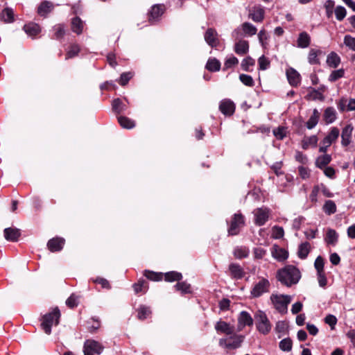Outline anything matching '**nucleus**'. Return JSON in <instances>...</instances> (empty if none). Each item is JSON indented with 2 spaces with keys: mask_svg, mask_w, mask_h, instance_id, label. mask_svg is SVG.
I'll use <instances>...</instances> for the list:
<instances>
[{
  "mask_svg": "<svg viewBox=\"0 0 355 355\" xmlns=\"http://www.w3.org/2000/svg\"><path fill=\"white\" fill-rule=\"evenodd\" d=\"M300 277L299 270L293 266H286L277 272L278 280L286 286H291L293 284H297Z\"/></svg>",
  "mask_w": 355,
  "mask_h": 355,
  "instance_id": "f257e3e1",
  "label": "nucleus"
},
{
  "mask_svg": "<svg viewBox=\"0 0 355 355\" xmlns=\"http://www.w3.org/2000/svg\"><path fill=\"white\" fill-rule=\"evenodd\" d=\"M60 312L58 307L53 308L52 311L42 316L41 327L46 334L51 332V327L56 326L59 323Z\"/></svg>",
  "mask_w": 355,
  "mask_h": 355,
  "instance_id": "f03ea898",
  "label": "nucleus"
},
{
  "mask_svg": "<svg viewBox=\"0 0 355 355\" xmlns=\"http://www.w3.org/2000/svg\"><path fill=\"white\" fill-rule=\"evenodd\" d=\"M254 318L257 330L263 334H268L271 329V324L266 314L262 311H258Z\"/></svg>",
  "mask_w": 355,
  "mask_h": 355,
  "instance_id": "7ed1b4c3",
  "label": "nucleus"
},
{
  "mask_svg": "<svg viewBox=\"0 0 355 355\" xmlns=\"http://www.w3.org/2000/svg\"><path fill=\"white\" fill-rule=\"evenodd\" d=\"M270 300L275 308L280 313H286L288 304L291 302V297L289 295L272 294Z\"/></svg>",
  "mask_w": 355,
  "mask_h": 355,
  "instance_id": "20e7f679",
  "label": "nucleus"
},
{
  "mask_svg": "<svg viewBox=\"0 0 355 355\" xmlns=\"http://www.w3.org/2000/svg\"><path fill=\"white\" fill-rule=\"evenodd\" d=\"M245 225L244 216L240 214H235L230 220V226L227 230L229 236L237 235L241 228Z\"/></svg>",
  "mask_w": 355,
  "mask_h": 355,
  "instance_id": "39448f33",
  "label": "nucleus"
},
{
  "mask_svg": "<svg viewBox=\"0 0 355 355\" xmlns=\"http://www.w3.org/2000/svg\"><path fill=\"white\" fill-rule=\"evenodd\" d=\"M270 284L267 279L261 278L259 281L255 283L250 291V295L252 297L257 298L263 294L269 293Z\"/></svg>",
  "mask_w": 355,
  "mask_h": 355,
  "instance_id": "423d86ee",
  "label": "nucleus"
},
{
  "mask_svg": "<svg viewBox=\"0 0 355 355\" xmlns=\"http://www.w3.org/2000/svg\"><path fill=\"white\" fill-rule=\"evenodd\" d=\"M340 135L339 129L336 127L331 128L329 134L324 138L320 146V153H326L327 148L335 142Z\"/></svg>",
  "mask_w": 355,
  "mask_h": 355,
  "instance_id": "0eeeda50",
  "label": "nucleus"
},
{
  "mask_svg": "<svg viewBox=\"0 0 355 355\" xmlns=\"http://www.w3.org/2000/svg\"><path fill=\"white\" fill-rule=\"evenodd\" d=\"M244 340V336L234 334L228 338H221L219 340V345L221 347L228 349L239 348Z\"/></svg>",
  "mask_w": 355,
  "mask_h": 355,
  "instance_id": "6e6552de",
  "label": "nucleus"
},
{
  "mask_svg": "<svg viewBox=\"0 0 355 355\" xmlns=\"http://www.w3.org/2000/svg\"><path fill=\"white\" fill-rule=\"evenodd\" d=\"M103 346L94 340H87L84 343V355H99L103 350Z\"/></svg>",
  "mask_w": 355,
  "mask_h": 355,
  "instance_id": "1a4fd4ad",
  "label": "nucleus"
},
{
  "mask_svg": "<svg viewBox=\"0 0 355 355\" xmlns=\"http://www.w3.org/2000/svg\"><path fill=\"white\" fill-rule=\"evenodd\" d=\"M166 10L164 4H155L148 12V21L150 23L157 21Z\"/></svg>",
  "mask_w": 355,
  "mask_h": 355,
  "instance_id": "9d476101",
  "label": "nucleus"
},
{
  "mask_svg": "<svg viewBox=\"0 0 355 355\" xmlns=\"http://www.w3.org/2000/svg\"><path fill=\"white\" fill-rule=\"evenodd\" d=\"M255 216V223L257 225H263L268 220L269 209L268 208H258L254 211Z\"/></svg>",
  "mask_w": 355,
  "mask_h": 355,
  "instance_id": "9b49d317",
  "label": "nucleus"
},
{
  "mask_svg": "<svg viewBox=\"0 0 355 355\" xmlns=\"http://www.w3.org/2000/svg\"><path fill=\"white\" fill-rule=\"evenodd\" d=\"M205 40L206 42L211 47H216L219 44L218 35L214 28H208L205 33Z\"/></svg>",
  "mask_w": 355,
  "mask_h": 355,
  "instance_id": "f8f14e48",
  "label": "nucleus"
},
{
  "mask_svg": "<svg viewBox=\"0 0 355 355\" xmlns=\"http://www.w3.org/2000/svg\"><path fill=\"white\" fill-rule=\"evenodd\" d=\"M219 110L223 114L230 116L234 112L235 105L230 99H223L220 103Z\"/></svg>",
  "mask_w": 355,
  "mask_h": 355,
  "instance_id": "ddd939ff",
  "label": "nucleus"
},
{
  "mask_svg": "<svg viewBox=\"0 0 355 355\" xmlns=\"http://www.w3.org/2000/svg\"><path fill=\"white\" fill-rule=\"evenodd\" d=\"M288 83L293 87H297L301 81L300 74L293 68L289 67L286 71Z\"/></svg>",
  "mask_w": 355,
  "mask_h": 355,
  "instance_id": "4468645a",
  "label": "nucleus"
},
{
  "mask_svg": "<svg viewBox=\"0 0 355 355\" xmlns=\"http://www.w3.org/2000/svg\"><path fill=\"white\" fill-rule=\"evenodd\" d=\"M264 9L261 6H254L249 12V17L255 22H261L264 19Z\"/></svg>",
  "mask_w": 355,
  "mask_h": 355,
  "instance_id": "2eb2a0df",
  "label": "nucleus"
},
{
  "mask_svg": "<svg viewBox=\"0 0 355 355\" xmlns=\"http://www.w3.org/2000/svg\"><path fill=\"white\" fill-rule=\"evenodd\" d=\"M64 239L60 237H55L50 239L47 243L48 249L51 252L60 251L64 245Z\"/></svg>",
  "mask_w": 355,
  "mask_h": 355,
  "instance_id": "dca6fc26",
  "label": "nucleus"
},
{
  "mask_svg": "<svg viewBox=\"0 0 355 355\" xmlns=\"http://www.w3.org/2000/svg\"><path fill=\"white\" fill-rule=\"evenodd\" d=\"M272 257L279 261L286 260L288 257V253L284 249L274 245L271 249Z\"/></svg>",
  "mask_w": 355,
  "mask_h": 355,
  "instance_id": "f3484780",
  "label": "nucleus"
},
{
  "mask_svg": "<svg viewBox=\"0 0 355 355\" xmlns=\"http://www.w3.org/2000/svg\"><path fill=\"white\" fill-rule=\"evenodd\" d=\"M5 239L11 242H16L21 235L20 230L15 227H8L3 231Z\"/></svg>",
  "mask_w": 355,
  "mask_h": 355,
  "instance_id": "a211bd4d",
  "label": "nucleus"
},
{
  "mask_svg": "<svg viewBox=\"0 0 355 355\" xmlns=\"http://www.w3.org/2000/svg\"><path fill=\"white\" fill-rule=\"evenodd\" d=\"M353 129V126L350 124L346 125L343 129L341 133V144L343 146H347L350 144Z\"/></svg>",
  "mask_w": 355,
  "mask_h": 355,
  "instance_id": "6ab92c4d",
  "label": "nucleus"
},
{
  "mask_svg": "<svg viewBox=\"0 0 355 355\" xmlns=\"http://www.w3.org/2000/svg\"><path fill=\"white\" fill-rule=\"evenodd\" d=\"M229 270L232 278L240 279L245 275L243 268L237 263H231L229 266Z\"/></svg>",
  "mask_w": 355,
  "mask_h": 355,
  "instance_id": "aec40b11",
  "label": "nucleus"
},
{
  "mask_svg": "<svg viewBox=\"0 0 355 355\" xmlns=\"http://www.w3.org/2000/svg\"><path fill=\"white\" fill-rule=\"evenodd\" d=\"M249 51V43L246 40H239L234 45V51L239 55H245Z\"/></svg>",
  "mask_w": 355,
  "mask_h": 355,
  "instance_id": "412c9836",
  "label": "nucleus"
},
{
  "mask_svg": "<svg viewBox=\"0 0 355 355\" xmlns=\"http://www.w3.org/2000/svg\"><path fill=\"white\" fill-rule=\"evenodd\" d=\"M215 329L217 331H221L227 335H232L234 329L230 324L224 321H219L216 323Z\"/></svg>",
  "mask_w": 355,
  "mask_h": 355,
  "instance_id": "4be33fe9",
  "label": "nucleus"
},
{
  "mask_svg": "<svg viewBox=\"0 0 355 355\" xmlns=\"http://www.w3.org/2000/svg\"><path fill=\"white\" fill-rule=\"evenodd\" d=\"M318 141V137L315 135L305 137L302 140V148L304 150H306L310 147L315 148L317 146Z\"/></svg>",
  "mask_w": 355,
  "mask_h": 355,
  "instance_id": "5701e85b",
  "label": "nucleus"
},
{
  "mask_svg": "<svg viewBox=\"0 0 355 355\" xmlns=\"http://www.w3.org/2000/svg\"><path fill=\"white\" fill-rule=\"evenodd\" d=\"M324 154L319 156L315 160V166L319 168H323L327 166L331 161V156L329 154Z\"/></svg>",
  "mask_w": 355,
  "mask_h": 355,
  "instance_id": "b1692460",
  "label": "nucleus"
},
{
  "mask_svg": "<svg viewBox=\"0 0 355 355\" xmlns=\"http://www.w3.org/2000/svg\"><path fill=\"white\" fill-rule=\"evenodd\" d=\"M24 30L29 36L31 37L37 35L41 31L40 26L35 23H29L24 25Z\"/></svg>",
  "mask_w": 355,
  "mask_h": 355,
  "instance_id": "393cba45",
  "label": "nucleus"
},
{
  "mask_svg": "<svg viewBox=\"0 0 355 355\" xmlns=\"http://www.w3.org/2000/svg\"><path fill=\"white\" fill-rule=\"evenodd\" d=\"M53 8L51 2L45 1L42 2L37 8V12L40 16L45 17Z\"/></svg>",
  "mask_w": 355,
  "mask_h": 355,
  "instance_id": "a878e982",
  "label": "nucleus"
},
{
  "mask_svg": "<svg viewBox=\"0 0 355 355\" xmlns=\"http://www.w3.org/2000/svg\"><path fill=\"white\" fill-rule=\"evenodd\" d=\"M324 120L327 123H333L336 119V112L332 107H327L323 114Z\"/></svg>",
  "mask_w": 355,
  "mask_h": 355,
  "instance_id": "bb28decb",
  "label": "nucleus"
},
{
  "mask_svg": "<svg viewBox=\"0 0 355 355\" xmlns=\"http://www.w3.org/2000/svg\"><path fill=\"white\" fill-rule=\"evenodd\" d=\"M239 322L242 326H252L253 319L247 311H241L239 317Z\"/></svg>",
  "mask_w": 355,
  "mask_h": 355,
  "instance_id": "cd10ccee",
  "label": "nucleus"
},
{
  "mask_svg": "<svg viewBox=\"0 0 355 355\" xmlns=\"http://www.w3.org/2000/svg\"><path fill=\"white\" fill-rule=\"evenodd\" d=\"M297 46L300 48H306L311 42V37L306 32H302L299 35L297 39Z\"/></svg>",
  "mask_w": 355,
  "mask_h": 355,
  "instance_id": "c85d7f7f",
  "label": "nucleus"
},
{
  "mask_svg": "<svg viewBox=\"0 0 355 355\" xmlns=\"http://www.w3.org/2000/svg\"><path fill=\"white\" fill-rule=\"evenodd\" d=\"M338 234L336 230L333 229H328L327 231L326 237L324 239L327 244L335 245L338 241Z\"/></svg>",
  "mask_w": 355,
  "mask_h": 355,
  "instance_id": "c756f323",
  "label": "nucleus"
},
{
  "mask_svg": "<svg viewBox=\"0 0 355 355\" xmlns=\"http://www.w3.org/2000/svg\"><path fill=\"white\" fill-rule=\"evenodd\" d=\"M340 62V58L335 52L330 53L327 58V64L331 68H336Z\"/></svg>",
  "mask_w": 355,
  "mask_h": 355,
  "instance_id": "7c9ffc66",
  "label": "nucleus"
},
{
  "mask_svg": "<svg viewBox=\"0 0 355 355\" xmlns=\"http://www.w3.org/2000/svg\"><path fill=\"white\" fill-rule=\"evenodd\" d=\"M84 27L83 21L78 17H74L71 21V29L78 35L83 33Z\"/></svg>",
  "mask_w": 355,
  "mask_h": 355,
  "instance_id": "2f4dec72",
  "label": "nucleus"
},
{
  "mask_svg": "<svg viewBox=\"0 0 355 355\" xmlns=\"http://www.w3.org/2000/svg\"><path fill=\"white\" fill-rule=\"evenodd\" d=\"M54 32L53 38L58 40L62 39L66 33L65 27L63 24H58L53 27Z\"/></svg>",
  "mask_w": 355,
  "mask_h": 355,
  "instance_id": "473e14b6",
  "label": "nucleus"
},
{
  "mask_svg": "<svg viewBox=\"0 0 355 355\" xmlns=\"http://www.w3.org/2000/svg\"><path fill=\"white\" fill-rule=\"evenodd\" d=\"M320 116V114L318 112V110L317 109H314L312 115L310 116L309 119L306 122L307 128L312 129L313 128H314L318 122Z\"/></svg>",
  "mask_w": 355,
  "mask_h": 355,
  "instance_id": "72a5a7b5",
  "label": "nucleus"
},
{
  "mask_svg": "<svg viewBox=\"0 0 355 355\" xmlns=\"http://www.w3.org/2000/svg\"><path fill=\"white\" fill-rule=\"evenodd\" d=\"M80 51L79 45L77 44H72L69 46L66 53L65 60H69L77 56Z\"/></svg>",
  "mask_w": 355,
  "mask_h": 355,
  "instance_id": "f704fd0d",
  "label": "nucleus"
},
{
  "mask_svg": "<svg viewBox=\"0 0 355 355\" xmlns=\"http://www.w3.org/2000/svg\"><path fill=\"white\" fill-rule=\"evenodd\" d=\"M250 250L247 247L240 246L236 247L234 250V255L237 259L245 258L249 255Z\"/></svg>",
  "mask_w": 355,
  "mask_h": 355,
  "instance_id": "c9c22d12",
  "label": "nucleus"
},
{
  "mask_svg": "<svg viewBox=\"0 0 355 355\" xmlns=\"http://www.w3.org/2000/svg\"><path fill=\"white\" fill-rule=\"evenodd\" d=\"M1 19L6 23H12L14 21V11L10 8H6L1 13Z\"/></svg>",
  "mask_w": 355,
  "mask_h": 355,
  "instance_id": "e433bc0d",
  "label": "nucleus"
},
{
  "mask_svg": "<svg viewBox=\"0 0 355 355\" xmlns=\"http://www.w3.org/2000/svg\"><path fill=\"white\" fill-rule=\"evenodd\" d=\"M118 122L123 128L131 129L135 125L134 121L124 116H119Z\"/></svg>",
  "mask_w": 355,
  "mask_h": 355,
  "instance_id": "4c0bfd02",
  "label": "nucleus"
},
{
  "mask_svg": "<svg viewBox=\"0 0 355 355\" xmlns=\"http://www.w3.org/2000/svg\"><path fill=\"white\" fill-rule=\"evenodd\" d=\"M321 53H322L321 51L311 49L309 51V55H308L309 62L311 64H319L320 60H319L318 56Z\"/></svg>",
  "mask_w": 355,
  "mask_h": 355,
  "instance_id": "58836bf2",
  "label": "nucleus"
},
{
  "mask_svg": "<svg viewBox=\"0 0 355 355\" xmlns=\"http://www.w3.org/2000/svg\"><path fill=\"white\" fill-rule=\"evenodd\" d=\"M164 279L166 282H172L175 281H180L182 278V275L180 272L176 271H171L163 274Z\"/></svg>",
  "mask_w": 355,
  "mask_h": 355,
  "instance_id": "ea45409f",
  "label": "nucleus"
},
{
  "mask_svg": "<svg viewBox=\"0 0 355 355\" xmlns=\"http://www.w3.org/2000/svg\"><path fill=\"white\" fill-rule=\"evenodd\" d=\"M220 68V62L216 58H210L206 64V69L210 71H218Z\"/></svg>",
  "mask_w": 355,
  "mask_h": 355,
  "instance_id": "a19ab883",
  "label": "nucleus"
},
{
  "mask_svg": "<svg viewBox=\"0 0 355 355\" xmlns=\"http://www.w3.org/2000/svg\"><path fill=\"white\" fill-rule=\"evenodd\" d=\"M242 31L248 36H252L257 33V28L250 23L245 22L241 25Z\"/></svg>",
  "mask_w": 355,
  "mask_h": 355,
  "instance_id": "79ce46f5",
  "label": "nucleus"
},
{
  "mask_svg": "<svg viewBox=\"0 0 355 355\" xmlns=\"http://www.w3.org/2000/svg\"><path fill=\"white\" fill-rule=\"evenodd\" d=\"M323 211L327 215H331L336 211V205L335 202L331 200H328L325 202L323 205Z\"/></svg>",
  "mask_w": 355,
  "mask_h": 355,
  "instance_id": "37998d69",
  "label": "nucleus"
},
{
  "mask_svg": "<svg viewBox=\"0 0 355 355\" xmlns=\"http://www.w3.org/2000/svg\"><path fill=\"white\" fill-rule=\"evenodd\" d=\"M310 251V244L308 242L302 243L298 248V256L301 259H305Z\"/></svg>",
  "mask_w": 355,
  "mask_h": 355,
  "instance_id": "c03bdc74",
  "label": "nucleus"
},
{
  "mask_svg": "<svg viewBox=\"0 0 355 355\" xmlns=\"http://www.w3.org/2000/svg\"><path fill=\"white\" fill-rule=\"evenodd\" d=\"M144 276L151 280V281H155L158 282L162 279L163 278V273L162 272H156L154 271L150 270H145L144 271Z\"/></svg>",
  "mask_w": 355,
  "mask_h": 355,
  "instance_id": "a18cd8bd",
  "label": "nucleus"
},
{
  "mask_svg": "<svg viewBox=\"0 0 355 355\" xmlns=\"http://www.w3.org/2000/svg\"><path fill=\"white\" fill-rule=\"evenodd\" d=\"M133 288L135 293L140 292H146L148 289V282L144 279H140L137 283L133 285Z\"/></svg>",
  "mask_w": 355,
  "mask_h": 355,
  "instance_id": "49530a36",
  "label": "nucleus"
},
{
  "mask_svg": "<svg viewBox=\"0 0 355 355\" xmlns=\"http://www.w3.org/2000/svg\"><path fill=\"white\" fill-rule=\"evenodd\" d=\"M137 311V318L141 320L146 319L151 314V311L150 308L146 306H141L138 309Z\"/></svg>",
  "mask_w": 355,
  "mask_h": 355,
  "instance_id": "de8ad7c7",
  "label": "nucleus"
},
{
  "mask_svg": "<svg viewBox=\"0 0 355 355\" xmlns=\"http://www.w3.org/2000/svg\"><path fill=\"white\" fill-rule=\"evenodd\" d=\"M112 110L116 114H119L126 110V106L123 104L119 98H116L112 101Z\"/></svg>",
  "mask_w": 355,
  "mask_h": 355,
  "instance_id": "09e8293b",
  "label": "nucleus"
},
{
  "mask_svg": "<svg viewBox=\"0 0 355 355\" xmlns=\"http://www.w3.org/2000/svg\"><path fill=\"white\" fill-rule=\"evenodd\" d=\"M255 61L251 57L244 58L241 62V68L245 71H250V67L254 65Z\"/></svg>",
  "mask_w": 355,
  "mask_h": 355,
  "instance_id": "8fccbe9b",
  "label": "nucleus"
},
{
  "mask_svg": "<svg viewBox=\"0 0 355 355\" xmlns=\"http://www.w3.org/2000/svg\"><path fill=\"white\" fill-rule=\"evenodd\" d=\"M174 287L177 291H180L182 293H189L191 292L190 284L184 282L177 283Z\"/></svg>",
  "mask_w": 355,
  "mask_h": 355,
  "instance_id": "3c124183",
  "label": "nucleus"
},
{
  "mask_svg": "<svg viewBox=\"0 0 355 355\" xmlns=\"http://www.w3.org/2000/svg\"><path fill=\"white\" fill-rule=\"evenodd\" d=\"M345 71L343 69L333 71L329 76L330 82H335L344 76Z\"/></svg>",
  "mask_w": 355,
  "mask_h": 355,
  "instance_id": "603ef678",
  "label": "nucleus"
},
{
  "mask_svg": "<svg viewBox=\"0 0 355 355\" xmlns=\"http://www.w3.org/2000/svg\"><path fill=\"white\" fill-rule=\"evenodd\" d=\"M238 63H239V60L235 56L232 55L230 58L226 59V60L224 63L223 69L226 70L227 69H230L235 65H237Z\"/></svg>",
  "mask_w": 355,
  "mask_h": 355,
  "instance_id": "864d4df0",
  "label": "nucleus"
},
{
  "mask_svg": "<svg viewBox=\"0 0 355 355\" xmlns=\"http://www.w3.org/2000/svg\"><path fill=\"white\" fill-rule=\"evenodd\" d=\"M279 347L283 351H291L292 349V340L290 338L283 339L279 343Z\"/></svg>",
  "mask_w": 355,
  "mask_h": 355,
  "instance_id": "5fc2aeb1",
  "label": "nucleus"
},
{
  "mask_svg": "<svg viewBox=\"0 0 355 355\" xmlns=\"http://www.w3.org/2000/svg\"><path fill=\"white\" fill-rule=\"evenodd\" d=\"M239 80L246 86L252 87L254 84L253 78L251 76L247 74H241L239 76Z\"/></svg>",
  "mask_w": 355,
  "mask_h": 355,
  "instance_id": "6e6d98bb",
  "label": "nucleus"
},
{
  "mask_svg": "<svg viewBox=\"0 0 355 355\" xmlns=\"http://www.w3.org/2000/svg\"><path fill=\"white\" fill-rule=\"evenodd\" d=\"M134 73L132 72H125L121 75L119 83L121 85L125 86L128 81L133 77Z\"/></svg>",
  "mask_w": 355,
  "mask_h": 355,
  "instance_id": "4d7b16f0",
  "label": "nucleus"
},
{
  "mask_svg": "<svg viewBox=\"0 0 355 355\" xmlns=\"http://www.w3.org/2000/svg\"><path fill=\"white\" fill-rule=\"evenodd\" d=\"M335 15L338 21H342L346 16V10L343 6H337L335 8Z\"/></svg>",
  "mask_w": 355,
  "mask_h": 355,
  "instance_id": "13d9d810",
  "label": "nucleus"
},
{
  "mask_svg": "<svg viewBox=\"0 0 355 355\" xmlns=\"http://www.w3.org/2000/svg\"><path fill=\"white\" fill-rule=\"evenodd\" d=\"M344 44L351 50L355 51V37L347 35L344 37Z\"/></svg>",
  "mask_w": 355,
  "mask_h": 355,
  "instance_id": "bf43d9fd",
  "label": "nucleus"
},
{
  "mask_svg": "<svg viewBox=\"0 0 355 355\" xmlns=\"http://www.w3.org/2000/svg\"><path fill=\"white\" fill-rule=\"evenodd\" d=\"M258 64L261 70H266L269 67L270 62L267 58L262 55L259 58Z\"/></svg>",
  "mask_w": 355,
  "mask_h": 355,
  "instance_id": "052dcab7",
  "label": "nucleus"
},
{
  "mask_svg": "<svg viewBox=\"0 0 355 355\" xmlns=\"http://www.w3.org/2000/svg\"><path fill=\"white\" fill-rule=\"evenodd\" d=\"M284 231L282 227L275 226L272 228V236L274 239H278L284 236Z\"/></svg>",
  "mask_w": 355,
  "mask_h": 355,
  "instance_id": "680f3d73",
  "label": "nucleus"
},
{
  "mask_svg": "<svg viewBox=\"0 0 355 355\" xmlns=\"http://www.w3.org/2000/svg\"><path fill=\"white\" fill-rule=\"evenodd\" d=\"M315 268L317 270V272H324V259L322 257L318 256L314 263Z\"/></svg>",
  "mask_w": 355,
  "mask_h": 355,
  "instance_id": "e2e57ef3",
  "label": "nucleus"
},
{
  "mask_svg": "<svg viewBox=\"0 0 355 355\" xmlns=\"http://www.w3.org/2000/svg\"><path fill=\"white\" fill-rule=\"evenodd\" d=\"M78 297L72 294L66 301V304L69 308H74L78 305Z\"/></svg>",
  "mask_w": 355,
  "mask_h": 355,
  "instance_id": "0e129e2a",
  "label": "nucleus"
},
{
  "mask_svg": "<svg viewBox=\"0 0 355 355\" xmlns=\"http://www.w3.org/2000/svg\"><path fill=\"white\" fill-rule=\"evenodd\" d=\"M300 176L304 179H308L310 177V170L304 166H300L298 168Z\"/></svg>",
  "mask_w": 355,
  "mask_h": 355,
  "instance_id": "69168bd1",
  "label": "nucleus"
},
{
  "mask_svg": "<svg viewBox=\"0 0 355 355\" xmlns=\"http://www.w3.org/2000/svg\"><path fill=\"white\" fill-rule=\"evenodd\" d=\"M273 134L277 139H282L286 135V129L284 127H278L273 130Z\"/></svg>",
  "mask_w": 355,
  "mask_h": 355,
  "instance_id": "338daca9",
  "label": "nucleus"
},
{
  "mask_svg": "<svg viewBox=\"0 0 355 355\" xmlns=\"http://www.w3.org/2000/svg\"><path fill=\"white\" fill-rule=\"evenodd\" d=\"M253 252L255 259H262L266 254V250L262 248H255Z\"/></svg>",
  "mask_w": 355,
  "mask_h": 355,
  "instance_id": "774afa93",
  "label": "nucleus"
}]
</instances>
